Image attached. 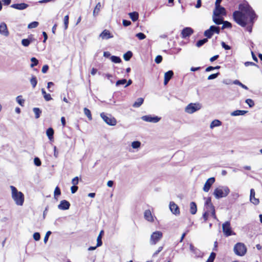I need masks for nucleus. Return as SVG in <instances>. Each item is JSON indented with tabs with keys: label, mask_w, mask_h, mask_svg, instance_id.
<instances>
[{
	"label": "nucleus",
	"mask_w": 262,
	"mask_h": 262,
	"mask_svg": "<svg viewBox=\"0 0 262 262\" xmlns=\"http://www.w3.org/2000/svg\"><path fill=\"white\" fill-rule=\"evenodd\" d=\"M242 10L244 11V13L240 11H235L233 13V18L239 26L243 27L247 26V31L251 33L254 21L257 16L250 6L244 7Z\"/></svg>",
	"instance_id": "f257e3e1"
},
{
	"label": "nucleus",
	"mask_w": 262,
	"mask_h": 262,
	"mask_svg": "<svg viewBox=\"0 0 262 262\" xmlns=\"http://www.w3.org/2000/svg\"><path fill=\"white\" fill-rule=\"evenodd\" d=\"M10 187L12 191V198L15 204L18 206H22L24 202V194L21 192L18 191L13 186H10Z\"/></svg>",
	"instance_id": "f03ea898"
},
{
	"label": "nucleus",
	"mask_w": 262,
	"mask_h": 262,
	"mask_svg": "<svg viewBox=\"0 0 262 262\" xmlns=\"http://www.w3.org/2000/svg\"><path fill=\"white\" fill-rule=\"evenodd\" d=\"M230 193V189L227 186H220L215 188L213 192V195L216 199L227 196Z\"/></svg>",
	"instance_id": "7ed1b4c3"
},
{
	"label": "nucleus",
	"mask_w": 262,
	"mask_h": 262,
	"mask_svg": "<svg viewBox=\"0 0 262 262\" xmlns=\"http://www.w3.org/2000/svg\"><path fill=\"white\" fill-rule=\"evenodd\" d=\"M233 250L236 255L242 256L246 254L247 248L244 244L238 243L235 245Z\"/></svg>",
	"instance_id": "20e7f679"
},
{
	"label": "nucleus",
	"mask_w": 262,
	"mask_h": 262,
	"mask_svg": "<svg viewBox=\"0 0 262 262\" xmlns=\"http://www.w3.org/2000/svg\"><path fill=\"white\" fill-rule=\"evenodd\" d=\"M100 116L103 120L109 125L114 126L117 123L116 119L110 114L102 113L100 114Z\"/></svg>",
	"instance_id": "39448f33"
},
{
	"label": "nucleus",
	"mask_w": 262,
	"mask_h": 262,
	"mask_svg": "<svg viewBox=\"0 0 262 262\" xmlns=\"http://www.w3.org/2000/svg\"><path fill=\"white\" fill-rule=\"evenodd\" d=\"M220 32V28L219 27L215 26H211L209 29L206 30L204 33L205 36L207 38L212 37L214 33L219 34Z\"/></svg>",
	"instance_id": "423d86ee"
},
{
	"label": "nucleus",
	"mask_w": 262,
	"mask_h": 262,
	"mask_svg": "<svg viewBox=\"0 0 262 262\" xmlns=\"http://www.w3.org/2000/svg\"><path fill=\"white\" fill-rule=\"evenodd\" d=\"M163 233L161 231H157L153 232L150 238V243L151 245H156L162 238Z\"/></svg>",
	"instance_id": "0eeeda50"
},
{
	"label": "nucleus",
	"mask_w": 262,
	"mask_h": 262,
	"mask_svg": "<svg viewBox=\"0 0 262 262\" xmlns=\"http://www.w3.org/2000/svg\"><path fill=\"white\" fill-rule=\"evenodd\" d=\"M201 108L199 103H190L185 108V111L188 114H192Z\"/></svg>",
	"instance_id": "6e6552de"
},
{
	"label": "nucleus",
	"mask_w": 262,
	"mask_h": 262,
	"mask_svg": "<svg viewBox=\"0 0 262 262\" xmlns=\"http://www.w3.org/2000/svg\"><path fill=\"white\" fill-rule=\"evenodd\" d=\"M223 231L226 236H229L232 234V231L230 227V222L227 221L223 224Z\"/></svg>",
	"instance_id": "1a4fd4ad"
},
{
	"label": "nucleus",
	"mask_w": 262,
	"mask_h": 262,
	"mask_svg": "<svg viewBox=\"0 0 262 262\" xmlns=\"http://www.w3.org/2000/svg\"><path fill=\"white\" fill-rule=\"evenodd\" d=\"M141 119L145 122L151 123H157L161 118L158 116H152L151 115H145L141 117Z\"/></svg>",
	"instance_id": "9d476101"
},
{
	"label": "nucleus",
	"mask_w": 262,
	"mask_h": 262,
	"mask_svg": "<svg viewBox=\"0 0 262 262\" xmlns=\"http://www.w3.org/2000/svg\"><path fill=\"white\" fill-rule=\"evenodd\" d=\"M226 15L225 9L220 5H215V9L213 11V15L220 16Z\"/></svg>",
	"instance_id": "9b49d317"
},
{
	"label": "nucleus",
	"mask_w": 262,
	"mask_h": 262,
	"mask_svg": "<svg viewBox=\"0 0 262 262\" xmlns=\"http://www.w3.org/2000/svg\"><path fill=\"white\" fill-rule=\"evenodd\" d=\"M193 30L190 27L184 28L181 32L182 38H186L187 37H189L193 33Z\"/></svg>",
	"instance_id": "f8f14e48"
},
{
	"label": "nucleus",
	"mask_w": 262,
	"mask_h": 262,
	"mask_svg": "<svg viewBox=\"0 0 262 262\" xmlns=\"http://www.w3.org/2000/svg\"><path fill=\"white\" fill-rule=\"evenodd\" d=\"M214 182L215 178L214 177H211L208 179L204 184L203 190L206 192H208Z\"/></svg>",
	"instance_id": "ddd939ff"
},
{
	"label": "nucleus",
	"mask_w": 262,
	"mask_h": 262,
	"mask_svg": "<svg viewBox=\"0 0 262 262\" xmlns=\"http://www.w3.org/2000/svg\"><path fill=\"white\" fill-rule=\"evenodd\" d=\"M190 251L193 253L196 257H202L203 253L199 249L194 247L192 244H190L189 246Z\"/></svg>",
	"instance_id": "4468645a"
},
{
	"label": "nucleus",
	"mask_w": 262,
	"mask_h": 262,
	"mask_svg": "<svg viewBox=\"0 0 262 262\" xmlns=\"http://www.w3.org/2000/svg\"><path fill=\"white\" fill-rule=\"evenodd\" d=\"M169 209L173 214L175 215H179L180 214L179 208L178 206L173 202H170Z\"/></svg>",
	"instance_id": "2eb2a0df"
},
{
	"label": "nucleus",
	"mask_w": 262,
	"mask_h": 262,
	"mask_svg": "<svg viewBox=\"0 0 262 262\" xmlns=\"http://www.w3.org/2000/svg\"><path fill=\"white\" fill-rule=\"evenodd\" d=\"M70 203L67 200H62L58 205V208L60 210H66L70 208Z\"/></svg>",
	"instance_id": "dca6fc26"
},
{
	"label": "nucleus",
	"mask_w": 262,
	"mask_h": 262,
	"mask_svg": "<svg viewBox=\"0 0 262 262\" xmlns=\"http://www.w3.org/2000/svg\"><path fill=\"white\" fill-rule=\"evenodd\" d=\"M0 34L6 37H7L9 35L6 24L5 23H2L0 24Z\"/></svg>",
	"instance_id": "f3484780"
},
{
	"label": "nucleus",
	"mask_w": 262,
	"mask_h": 262,
	"mask_svg": "<svg viewBox=\"0 0 262 262\" xmlns=\"http://www.w3.org/2000/svg\"><path fill=\"white\" fill-rule=\"evenodd\" d=\"M206 200L205 203V209L208 211H210L211 209L214 208V206L211 203V198L208 197L207 198H204Z\"/></svg>",
	"instance_id": "a211bd4d"
},
{
	"label": "nucleus",
	"mask_w": 262,
	"mask_h": 262,
	"mask_svg": "<svg viewBox=\"0 0 262 262\" xmlns=\"http://www.w3.org/2000/svg\"><path fill=\"white\" fill-rule=\"evenodd\" d=\"M29 5L25 3L14 4L11 7L19 10H24L28 7Z\"/></svg>",
	"instance_id": "6ab92c4d"
},
{
	"label": "nucleus",
	"mask_w": 262,
	"mask_h": 262,
	"mask_svg": "<svg viewBox=\"0 0 262 262\" xmlns=\"http://www.w3.org/2000/svg\"><path fill=\"white\" fill-rule=\"evenodd\" d=\"M173 75V72L171 70H169L166 72L164 74V84L166 85L169 81L171 79Z\"/></svg>",
	"instance_id": "aec40b11"
},
{
	"label": "nucleus",
	"mask_w": 262,
	"mask_h": 262,
	"mask_svg": "<svg viewBox=\"0 0 262 262\" xmlns=\"http://www.w3.org/2000/svg\"><path fill=\"white\" fill-rule=\"evenodd\" d=\"M255 191L254 189H251L250 190V200L251 203H252L254 205H257L259 204V201L258 199L255 198Z\"/></svg>",
	"instance_id": "412c9836"
},
{
	"label": "nucleus",
	"mask_w": 262,
	"mask_h": 262,
	"mask_svg": "<svg viewBox=\"0 0 262 262\" xmlns=\"http://www.w3.org/2000/svg\"><path fill=\"white\" fill-rule=\"evenodd\" d=\"M144 216L146 220L148 222H154V218L150 210L147 209L144 211Z\"/></svg>",
	"instance_id": "4be33fe9"
},
{
	"label": "nucleus",
	"mask_w": 262,
	"mask_h": 262,
	"mask_svg": "<svg viewBox=\"0 0 262 262\" xmlns=\"http://www.w3.org/2000/svg\"><path fill=\"white\" fill-rule=\"evenodd\" d=\"M99 36L103 39H107L113 37V36L111 35L110 32L106 29L102 31Z\"/></svg>",
	"instance_id": "5701e85b"
},
{
	"label": "nucleus",
	"mask_w": 262,
	"mask_h": 262,
	"mask_svg": "<svg viewBox=\"0 0 262 262\" xmlns=\"http://www.w3.org/2000/svg\"><path fill=\"white\" fill-rule=\"evenodd\" d=\"M212 19L213 22L217 25L222 24L223 23V18L220 16H215L213 15Z\"/></svg>",
	"instance_id": "b1692460"
},
{
	"label": "nucleus",
	"mask_w": 262,
	"mask_h": 262,
	"mask_svg": "<svg viewBox=\"0 0 262 262\" xmlns=\"http://www.w3.org/2000/svg\"><path fill=\"white\" fill-rule=\"evenodd\" d=\"M197 211L196 204L194 202H191L190 204V212L192 214H195Z\"/></svg>",
	"instance_id": "393cba45"
},
{
	"label": "nucleus",
	"mask_w": 262,
	"mask_h": 262,
	"mask_svg": "<svg viewBox=\"0 0 262 262\" xmlns=\"http://www.w3.org/2000/svg\"><path fill=\"white\" fill-rule=\"evenodd\" d=\"M248 111H244V110H236L233 112H232L231 113V115L232 116H240V115H244L246 114Z\"/></svg>",
	"instance_id": "a878e982"
},
{
	"label": "nucleus",
	"mask_w": 262,
	"mask_h": 262,
	"mask_svg": "<svg viewBox=\"0 0 262 262\" xmlns=\"http://www.w3.org/2000/svg\"><path fill=\"white\" fill-rule=\"evenodd\" d=\"M54 131L52 127H50L47 129L46 131V135L48 136L50 140H52L53 139Z\"/></svg>",
	"instance_id": "bb28decb"
},
{
	"label": "nucleus",
	"mask_w": 262,
	"mask_h": 262,
	"mask_svg": "<svg viewBox=\"0 0 262 262\" xmlns=\"http://www.w3.org/2000/svg\"><path fill=\"white\" fill-rule=\"evenodd\" d=\"M221 124L222 122L221 121H220L219 120L215 119L211 122L210 124V128L212 129L215 127L220 126V125H221Z\"/></svg>",
	"instance_id": "cd10ccee"
},
{
	"label": "nucleus",
	"mask_w": 262,
	"mask_h": 262,
	"mask_svg": "<svg viewBox=\"0 0 262 262\" xmlns=\"http://www.w3.org/2000/svg\"><path fill=\"white\" fill-rule=\"evenodd\" d=\"M144 99L142 98H139L133 104V106L135 108H137L140 107L143 103Z\"/></svg>",
	"instance_id": "c85d7f7f"
},
{
	"label": "nucleus",
	"mask_w": 262,
	"mask_h": 262,
	"mask_svg": "<svg viewBox=\"0 0 262 262\" xmlns=\"http://www.w3.org/2000/svg\"><path fill=\"white\" fill-rule=\"evenodd\" d=\"M128 14H129L130 18L133 21H136V20H138V17H139V14L138 12H133L129 13Z\"/></svg>",
	"instance_id": "c756f323"
},
{
	"label": "nucleus",
	"mask_w": 262,
	"mask_h": 262,
	"mask_svg": "<svg viewBox=\"0 0 262 262\" xmlns=\"http://www.w3.org/2000/svg\"><path fill=\"white\" fill-rule=\"evenodd\" d=\"M83 112L84 115L88 117L89 120H92V117L90 110L86 107H84L83 109Z\"/></svg>",
	"instance_id": "7c9ffc66"
},
{
	"label": "nucleus",
	"mask_w": 262,
	"mask_h": 262,
	"mask_svg": "<svg viewBox=\"0 0 262 262\" xmlns=\"http://www.w3.org/2000/svg\"><path fill=\"white\" fill-rule=\"evenodd\" d=\"M104 232L103 230H101L99 235L97 237V246H101L102 245V235H103Z\"/></svg>",
	"instance_id": "2f4dec72"
},
{
	"label": "nucleus",
	"mask_w": 262,
	"mask_h": 262,
	"mask_svg": "<svg viewBox=\"0 0 262 262\" xmlns=\"http://www.w3.org/2000/svg\"><path fill=\"white\" fill-rule=\"evenodd\" d=\"M132 56L133 53L130 51H128L123 55V58L125 61H128Z\"/></svg>",
	"instance_id": "473e14b6"
},
{
	"label": "nucleus",
	"mask_w": 262,
	"mask_h": 262,
	"mask_svg": "<svg viewBox=\"0 0 262 262\" xmlns=\"http://www.w3.org/2000/svg\"><path fill=\"white\" fill-rule=\"evenodd\" d=\"M208 41V38H203L202 39L199 40L196 43V46L197 47H201L203 45H204L205 43H206Z\"/></svg>",
	"instance_id": "72a5a7b5"
},
{
	"label": "nucleus",
	"mask_w": 262,
	"mask_h": 262,
	"mask_svg": "<svg viewBox=\"0 0 262 262\" xmlns=\"http://www.w3.org/2000/svg\"><path fill=\"white\" fill-rule=\"evenodd\" d=\"M30 81V83L32 85L33 88H35V86H36L37 83V80L36 77L34 75L32 76Z\"/></svg>",
	"instance_id": "f704fd0d"
},
{
	"label": "nucleus",
	"mask_w": 262,
	"mask_h": 262,
	"mask_svg": "<svg viewBox=\"0 0 262 262\" xmlns=\"http://www.w3.org/2000/svg\"><path fill=\"white\" fill-rule=\"evenodd\" d=\"M100 7H101V4H100V3L99 2L95 6L94 10L93 11V15L94 16H95L97 15H98V14L99 13V12L100 11Z\"/></svg>",
	"instance_id": "c9c22d12"
},
{
	"label": "nucleus",
	"mask_w": 262,
	"mask_h": 262,
	"mask_svg": "<svg viewBox=\"0 0 262 262\" xmlns=\"http://www.w3.org/2000/svg\"><path fill=\"white\" fill-rule=\"evenodd\" d=\"M33 111L35 115V118L37 119L39 118L41 113V111L38 107L33 108Z\"/></svg>",
	"instance_id": "e433bc0d"
},
{
	"label": "nucleus",
	"mask_w": 262,
	"mask_h": 262,
	"mask_svg": "<svg viewBox=\"0 0 262 262\" xmlns=\"http://www.w3.org/2000/svg\"><path fill=\"white\" fill-rule=\"evenodd\" d=\"M110 58H111V61L113 62H114L116 63H120L121 62V58L118 56L113 55V56H112Z\"/></svg>",
	"instance_id": "4c0bfd02"
},
{
	"label": "nucleus",
	"mask_w": 262,
	"mask_h": 262,
	"mask_svg": "<svg viewBox=\"0 0 262 262\" xmlns=\"http://www.w3.org/2000/svg\"><path fill=\"white\" fill-rule=\"evenodd\" d=\"M223 26L222 27V29L223 30L226 28H230L232 27V24L231 23L228 21H223Z\"/></svg>",
	"instance_id": "58836bf2"
},
{
	"label": "nucleus",
	"mask_w": 262,
	"mask_h": 262,
	"mask_svg": "<svg viewBox=\"0 0 262 262\" xmlns=\"http://www.w3.org/2000/svg\"><path fill=\"white\" fill-rule=\"evenodd\" d=\"M233 83H234V84L238 85L246 90H248V88L246 85L243 84L238 80H235L234 81H233Z\"/></svg>",
	"instance_id": "ea45409f"
},
{
	"label": "nucleus",
	"mask_w": 262,
	"mask_h": 262,
	"mask_svg": "<svg viewBox=\"0 0 262 262\" xmlns=\"http://www.w3.org/2000/svg\"><path fill=\"white\" fill-rule=\"evenodd\" d=\"M141 146V142L138 141H133L132 143V146L134 149L138 148Z\"/></svg>",
	"instance_id": "a19ab883"
},
{
	"label": "nucleus",
	"mask_w": 262,
	"mask_h": 262,
	"mask_svg": "<svg viewBox=\"0 0 262 262\" xmlns=\"http://www.w3.org/2000/svg\"><path fill=\"white\" fill-rule=\"evenodd\" d=\"M215 256L216 254L213 252H211L206 262H213Z\"/></svg>",
	"instance_id": "79ce46f5"
},
{
	"label": "nucleus",
	"mask_w": 262,
	"mask_h": 262,
	"mask_svg": "<svg viewBox=\"0 0 262 262\" xmlns=\"http://www.w3.org/2000/svg\"><path fill=\"white\" fill-rule=\"evenodd\" d=\"M38 24L39 23L37 21H33L28 25V28L29 29L35 28L38 26Z\"/></svg>",
	"instance_id": "37998d69"
},
{
	"label": "nucleus",
	"mask_w": 262,
	"mask_h": 262,
	"mask_svg": "<svg viewBox=\"0 0 262 262\" xmlns=\"http://www.w3.org/2000/svg\"><path fill=\"white\" fill-rule=\"evenodd\" d=\"M31 61L32 62L30 64V67L31 68H33L34 66H37L38 63V60L35 57H32L31 58Z\"/></svg>",
	"instance_id": "c03bdc74"
},
{
	"label": "nucleus",
	"mask_w": 262,
	"mask_h": 262,
	"mask_svg": "<svg viewBox=\"0 0 262 262\" xmlns=\"http://www.w3.org/2000/svg\"><path fill=\"white\" fill-rule=\"evenodd\" d=\"M16 101L21 106H23L24 105V102H25V100L23 99H22V96H18L16 97Z\"/></svg>",
	"instance_id": "a18cd8bd"
},
{
	"label": "nucleus",
	"mask_w": 262,
	"mask_h": 262,
	"mask_svg": "<svg viewBox=\"0 0 262 262\" xmlns=\"http://www.w3.org/2000/svg\"><path fill=\"white\" fill-rule=\"evenodd\" d=\"M245 102L249 105L250 107H252L254 105V102L251 99H247Z\"/></svg>",
	"instance_id": "49530a36"
},
{
	"label": "nucleus",
	"mask_w": 262,
	"mask_h": 262,
	"mask_svg": "<svg viewBox=\"0 0 262 262\" xmlns=\"http://www.w3.org/2000/svg\"><path fill=\"white\" fill-rule=\"evenodd\" d=\"M127 81L125 79H121L117 81L116 83V86H119L120 85H123L126 83Z\"/></svg>",
	"instance_id": "de8ad7c7"
},
{
	"label": "nucleus",
	"mask_w": 262,
	"mask_h": 262,
	"mask_svg": "<svg viewBox=\"0 0 262 262\" xmlns=\"http://www.w3.org/2000/svg\"><path fill=\"white\" fill-rule=\"evenodd\" d=\"M31 41L29 39H23L21 40V44L25 47H28Z\"/></svg>",
	"instance_id": "09e8293b"
},
{
	"label": "nucleus",
	"mask_w": 262,
	"mask_h": 262,
	"mask_svg": "<svg viewBox=\"0 0 262 262\" xmlns=\"http://www.w3.org/2000/svg\"><path fill=\"white\" fill-rule=\"evenodd\" d=\"M219 75H220L219 72H217L215 74H211L208 77L207 79H208V80H212V79H215L216 78H217L218 77V76Z\"/></svg>",
	"instance_id": "8fccbe9b"
},
{
	"label": "nucleus",
	"mask_w": 262,
	"mask_h": 262,
	"mask_svg": "<svg viewBox=\"0 0 262 262\" xmlns=\"http://www.w3.org/2000/svg\"><path fill=\"white\" fill-rule=\"evenodd\" d=\"M136 36L140 40H143L146 38V35L141 32L136 34Z\"/></svg>",
	"instance_id": "3c124183"
},
{
	"label": "nucleus",
	"mask_w": 262,
	"mask_h": 262,
	"mask_svg": "<svg viewBox=\"0 0 262 262\" xmlns=\"http://www.w3.org/2000/svg\"><path fill=\"white\" fill-rule=\"evenodd\" d=\"M68 24H69V16L68 15H67L64 17V25L65 29H67L68 28Z\"/></svg>",
	"instance_id": "603ef678"
},
{
	"label": "nucleus",
	"mask_w": 262,
	"mask_h": 262,
	"mask_svg": "<svg viewBox=\"0 0 262 262\" xmlns=\"http://www.w3.org/2000/svg\"><path fill=\"white\" fill-rule=\"evenodd\" d=\"M34 164L37 166H39L41 164V162L40 159L38 157H35L34 159Z\"/></svg>",
	"instance_id": "864d4df0"
},
{
	"label": "nucleus",
	"mask_w": 262,
	"mask_h": 262,
	"mask_svg": "<svg viewBox=\"0 0 262 262\" xmlns=\"http://www.w3.org/2000/svg\"><path fill=\"white\" fill-rule=\"evenodd\" d=\"M33 238L36 241H38L40 238V235L39 232H35L33 234Z\"/></svg>",
	"instance_id": "5fc2aeb1"
},
{
	"label": "nucleus",
	"mask_w": 262,
	"mask_h": 262,
	"mask_svg": "<svg viewBox=\"0 0 262 262\" xmlns=\"http://www.w3.org/2000/svg\"><path fill=\"white\" fill-rule=\"evenodd\" d=\"M54 196H58L61 194V191L60 188L57 186L54 190Z\"/></svg>",
	"instance_id": "6e6d98bb"
},
{
	"label": "nucleus",
	"mask_w": 262,
	"mask_h": 262,
	"mask_svg": "<svg viewBox=\"0 0 262 262\" xmlns=\"http://www.w3.org/2000/svg\"><path fill=\"white\" fill-rule=\"evenodd\" d=\"M162 59H163V58L161 55H158L156 56V57L155 59V61L156 63L159 64L162 62Z\"/></svg>",
	"instance_id": "4d7b16f0"
},
{
	"label": "nucleus",
	"mask_w": 262,
	"mask_h": 262,
	"mask_svg": "<svg viewBox=\"0 0 262 262\" xmlns=\"http://www.w3.org/2000/svg\"><path fill=\"white\" fill-rule=\"evenodd\" d=\"M210 211H208L207 210L205 211V212L203 214V218L204 220V222H206L208 220L209 214Z\"/></svg>",
	"instance_id": "13d9d810"
},
{
	"label": "nucleus",
	"mask_w": 262,
	"mask_h": 262,
	"mask_svg": "<svg viewBox=\"0 0 262 262\" xmlns=\"http://www.w3.org/2000/svg\"><path fill=\"white\" fill-rule=\"evenodd\" d=\"M52 232L50 231H48L47 232L45 236L43 239V241L45 243H46L48 241L49 236L51 234Z\"/></svg>",
	"instance_id": "bf43d9fd"
},
{
	"label": "nucleus",
	"mask_w": 262,
	"mask_h": 262,
	"mask_svg": "<svg viewBox=\"0 0 262 262\" xmlns=\"http://www.w3.org/2000/svg\"><path fill=\"white\" fill-rule=\"evenodd\" d=\"M221 45L222 47L226 50H229L231 49V47L229 46L226 45V43L224 41H222L221 42Z\"/></svg>",
	"instance_id": "052dcab7"
},
{
	"label": "nucleus",
	"mask_w": 262,
	"mask_h": 262,
	"mask_svg": "<svg viewBox=\"0 0 262 262\" xmlns=\"http://www.w3.org/2000/svg\"><path fill=\"white\" fill-rule=\"evenodd\" d=\"M79 182V178L78 177H76L74 178L72 180V183L73 185H76L78 184Z\"/></svg>",
	"instance_id": "680f3d73"
},
{
	"label": "nucleus",
	"mask_w": 262,
	"mask_h": 262,
	"mask_svg": "<svg viewBox=\"0 0 262 262\" xmlns=\"http://www.w3.org/2000/svg\"><path fill=\"white\" fill-rule=\"evenodd\" d=\"M163 248V246L159 247L158 249L153 254L152 257L156 256L162 250Z\"/></svg>",
	"instance_id": "e2e57ef3"
},
{
	"label": "nucleus",
	"mask_w": 262,
	"mask_h": 262,
	"mask_svg": "<svg viewBox=\"0 0 262 262\" xmlns=\"http://www.w3.org/2000/svg\"><path fill=\"white\" fill-rule=\"evenodd\" d=\"M43 98L45 99V100L47 101H49L52 99V98L51 97V95L50 94H47V93L43 96Z\"/></svg>",
	"instance_id": "0e129e2a"
},
{
	"label": "nucleus",
	"mask_w": 262,
	"mask_h": 262,
	"mask_svg": "<svg viewBox=\"0 0 262 262\" xmlns=\"http://www.w3.org/2000/svg\"><path fill=\"white\" fill-rule=\"evenodd\" d=\"M122 23L124 27L129 26L131 24L130 21L126 19H123Z\"/></svg>",
	"instance_id": "69168bd1"
},
{
	"label": "nucleus",
	"mask_w": 262,
	"mask_h": 262,
	"mask_svg": "<svg viewBox=\"0 0 262 262\" xmlns=\"http://www.w3.org/2000/svg\"><path fill=\"white\" fill-rule=\"evenodd\" d=\"M78 187L76 185H73L71 187L72 193H75L78 190Z\"/></svg>",
	"instance_id": "338daca9"
},
{
	"label": "nucleus",
	"mask_w": 262,
	"mask_h": 262,
	"mask_svg": "<svg viewBox=\"0 0 262 262\" xmlns=\"http://www.w3.org/2000/svg\"><path fill=\"white\" fill-rule=\"evenodd\" d=\"M48 70H49V66L47 64H45L42 67L41 72L43 73H46L48 71Z\"/></svg>",
	"instance_id": "774afa93"
}]
</instances>
